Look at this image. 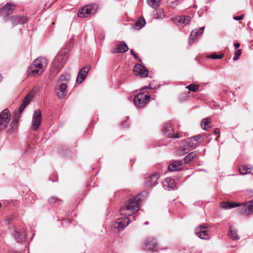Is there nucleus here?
I'll return each instance as SVG.
<instances>
[{
	"label": "nucleus",
	"mask_w": 253,
	"mask_h": 253,
	"mask_svg": "<svg viewBox=\"0 0 253 253\" xmlns=\"http://www.w3.org/2000/svg\"><path fill=\"white\" fill-rule=\"evenodd\" d=\"M146 194V193L144 191L137 195V197L129 199L125 203L124 206L121 208L120 212L122 215H126V216L117 219L113 224L114 228L117 229L118 231H121L128 224L131 219L127 216H131L138 211L139 205L138 203V200H140V196Z\"/></svg>",
	"instance_id": "f257e3e1"
},
{
	"label": "nucleus",
	"mask_w": 253,
	"mask_h": 253,
	"mask_svg": "<svg viewBox=\"0 0 253 253\" xmlns=\"http://www.w3.org/2000/svg\"><path fill=\"white\" fill-rule=\"evenodd\" d=\"M68 55L66 50H62L57 54L52 63V72L54 75H56L63 67Z\"/></svg>",
	"instance_id": "f03ea898"
},
{
	"label": "nucleus",
	"mask_w": 253,
	"mask_h": 253,
	"mask_svg": "<svg viewBox=\"0 0 253 253\" xmlns=\"http://www.w3.org/2000/svg\"><path fill=\"white\" fill-rule=\"evenodd\" d=\"M98 6L96 4L85 5L80 9L78 12V16L81 18H86L95 14L97 10Z\"/></svg>",
	"instance_id": "7ed1b4c3"
},
{
	"label": "nucleus",
	"mask_w": 253,
	"mask_h": 253,
	"mask_svg": "<svg viewBox=\"0 0 253 253\" xmlns=\"http://www.w3.org/2000/svg\"><path fill=\"white\" fill-rule=\"evenodd\" d=\"M10 112L7 109L0 113V131L5 130L9 125H13V122L10 124Z\"/></svg>",
	"instance_id": "20e7f679"
},
{
	"label": "nucleus",
	"mask_w": 253,
	"mask_h": 253,
	"mask_svg": "<svg viewBox=\"0 0 253 253\" xmlns=\"http://www.w3.org/2000/svg\"><path fill=\"white\" fill-rule=\"evenodd\" d=\"M150 99V96L149 95L141 93H138L135 96L133 99L134 104L137 108H142L145 106Z\"/></svg>",
	"instance_id": "39448f33"
},
{
	"label": "nucleus",
	"mask_w": 253,
	"mask_h": 253,
	"mask_svg": "<svg viewBox=\"0 0 253 253\" xmlns=\"http://www.w3.org/2000/svg\"><path fill=\"white\" fill-rule=\"evenodd\" d=\"M12 234L17 242H22L25 241L27 234L25 232L23 227H15L12 231Z\"/></svg>",
	"instance_id": "423d86ee"
},
{
	"label": "nucleus",
	"mask_w": 253,
	"mask_h": 253,
	"mask_svg": "<svg viewBox=\"0 0 253 253\" xmlns=\"http://www.w3.org/2000/svg\"><path fill=\"white\" fill-rule=\"evenodd\" d=\"M67 84L57 83L55 89L56 95L59 98L62 99L67 95Z\"/></svg>",
	"instance_id": "0eeeda50"
},
{
	"label": "nucleus",
	"mask_w": 253,
	"mask_h": 253,
	"mask_svg": "<svg viewBox=\"0 0 253 253\" xmlns=\"http://www.w3.org/2000/svg\"><path fill=\"white\" fill-rule=\"evenodd\" d=\"M196 235L201 239L207 240L209 239L210 234L208 227L206 225H202L196 230Z\"/></svg>",
	"instance_id": "6e6552de"
},
{
	"label": "nucleus",
	"mask_w": 253,
	"mask_h": 253,
	"mask_svg": "<svg viewBox=\"0 0 253 253\" xmlns=\"http://www.w3.org/2000/svg\"><path fill=\"white\" fill-rule=\"evenodd\" d=\"M41 112L39 109L34 111L32 124V128L34 130H37L41 125Z\"/></svg>",
	"instance_id": "1a4fd4ad"
},
{
	"label": "nucleus",
	"mask_w": 253,
	"mask_h": 253,
	"mask_svg": "<svg viewBox=\"0 0 253 253\" xmlns=\"http://www.w3.org/2000/svg\"><path fill=\"white\" fill-rule=\"evenodd\" d=\"M240 213L243 215H249L253 212V201L246 203H243L241 205Z\"/></svg>",
	"instance_id": "9d476101"
},
{
	"label": "nucleus",
	"mask_w": 253,
	"mask_h": 253,
	"mask_svg": "<svg viewBox=\"0 0 253 253\" xmlns=\"http://www.w3.org/2000/svg\"><path fill=\"white\" fill-rule=\"evenodd\" d=\"M145 247L146 250L152 252L157 251L158 245L155 239L152 237L148 238L144 242Z\"/></svg>",
	"instance_id": "9b49d317"
},
{
	"label": "nucleus",
	"mask_w": 253,
	"mask_h": 253,
	"mask_svg": "<svg viewBox=\"0 0 253 253\" xmlns=\"http://www.w3.org/2000/svg\"><path fill=\"white\" fill-rule=\"evenodd\" d=\"M14 7L15 5L8 2L0 9V13L4 17L5 21H7L6 17L12 13Z\"/></svg>",
	"instance_id": "f8f14e48"
},
{
	"label": "nucleus",
	"mask_w": 253,
	"mask_h": 253,
	"mask_svg": "<svg viewBox=\"0 0 253 253\" xmlns=\"http://www.w3.org/2000/svg\"><path fill=\"white\" fill-rule=\"evenodd\" d=\"M190 20L191 17L189 16H179L172 19L173 22L179 25H187Z\"/></svg>",
	"instance_id": "ddd939ff"
},
{
	"label": "nucleus",
	"mask_w": 253,
	"mask_h": 253,
	"mask_svg": "<svg viewBox=\"0 0 253 253\" xmlns=\"http://www.w3.org/2000/svg\"><path fill=\"white\" fill-rule=\"evenodd\" d=\"M134 72L137 75H139L142 77H146L148 75V70L144 66L139 64H136L134 67Z\"/></svg>",
	"instance_id": "4468645a"
},
{
	"label": "nucleus",
	"mask_w": 253,
	"mask_h": 253,
	"mask_svg": "<svg viewBox=\"0 0 253 253\" xmlns=\"http://www.w3.org/2000/svg\"><path fill=\"white\" fill-rule=\"evenodd\" d=\"M160 174L158 173H155L149 176L146 179V185L151 187L155 186L158 183Z\"/></svg>",
	"instance_id": "2eb2a0df"
},
{
	"label": "nucleus",
	"mask_w": 253,
	"mask_h": 253,
	"mask_svg": "<svg viewBox=\"0 0 253 253\" xmlns=\"http://www.w3.org/2000/svg\"><path fill=\"white\" fill-rule=\"evenodd\" d=\"M90 69L89 66H85L83 68L81 69L77 76L76 81L78 83L81 84L85 79V76Z\"/></svg>",
	"instance_id": "dca6fc26"
},
{
	"label": "nucleus",
	"mask_w": 253,
	"mask_h": 253,
	"mask_svg": "<svg viewBox=\"0 0 253 253\" xmlns=\"http://www.w3.org/2000/svg\"><path fill=\"white\" fill-rule=\"evenodd\" d=\"M10 20L13 27L18 24H23L27 21L26 17L24 16H12Z\"/></svg>",
	"instance_id": "f3484780"
},
{
	"label": "nucleus",
	"mask_w": 253,
	"mask_h": 253,
	"mask_svg": "<svg viewBox=\"0 0 253 253\" xmlns=\"http://www.w3.org/2000/svg\"><path fill=\"white\" fill-rule=\"evenodd\" d=\"M205 27H203L200 28L199 29H195L192 31L189 37V43L191 44L194 42V40L196 39L199 34L200 35L203 33Z\"/></svg>",
	"instance_id": "a211bd4d"
},
{
	"label": "nucleus",
	"mask_w": 253,
	"mask_h": 253,
	"mask_svg": "<svg viewBox=\"0 0 253 253\" xmlns=\"http://www.w3.org/2000/svg\"><path fill=\"white\" fill-rule=\"evenodd\" d=\"M42 72V68L39 69L33 64L30 65L28 68V76H33L36 75H39Z\"/></svg>",
	"instance_id": "6ab92c4d"
},
{
	"label": "nucleus",
	"mask_w": 253,
	"mask_h": 253,
	"mask_svg": "<svg viewBox=\"0 0 253 253\" xmlns=\"http://www.w3.org/2000/svg\"><path fill=\"white\" fill-rule=\"evenodd\" d=\"M128 50V47L126 44L122 42L119 44L117 45L116 48H114V53H124L127 51Z\"/></svg>",
	"instance_id": "aec40b11"
},
{
	"label": "nucleus",
	"mask_w": 253,
	"mask_h": 253,
	"mask_svg": "<svg viewBox=\"0 0 253 253\" xmlns=\"http://www.w3.org/2000/svg\"><path fill=\"white\" fill-rule=\"evenodd\" d=\"M182 164L180 160L175 161L169 166L168 169L171 171L180 170L181 169Z\"/></svg>",
	"instance_id": "412c9836"
},
{
	"label": "nucleus",
	"mask_w": 253,
	"mask_h": 253,
	"mask_svg": "<svg viewBox=\"0 0 253 253\" xmlns=\"http://www.w3.org/2000/svg\"><path fill=\"white\" fill-rule=\"evenodd\" d=\"M32 64L38 67L39 69H40V68H42V71L43 72L44 67L46 65V63L45 59L42 58H38L34 60Z\"/></svg>",
	"instance_id": "4be33fe9"
},
{
	"label": "nucleus",
	"mask_w": 253,
	"mask_h": 253,
	"mask_svg": "<svg viewBox=\"0 0 253 253\" xmlns=\"http://www.w3.org/2000/svg\"><path fill=\"white\" fill-rule=\"evenodd\" d=\"M32 98V97L29 94L25 96V97L22 101V104L19 108L18 112L19 113H21L23 112V111L24 110L26 107L30 103Z\"/></svg>",
	"instance_id": "5701e85b"
},
{
	"label": "nucleus",
	"mask_w": 253,
	"mask_h": 253,
	"mask_svg": "<svg viewBox=\"0 0 253 253\" xmlns=\"http://www.w3.org/2000/svg\"><path fill=\"white\" fill-rule=\"evenodd\" d=\"M162 130L164 133L168 136H172L173 130L171 125L169 123L164 124Z\"/></svg>",
	"instance_id": "b1692460"
},
{
	"label": "nucleus",
	"mask_w": 253,
	"mask_h": 253,
	"mask_svg": "<svg viewBox=\"0 0 253 253\" xmlns=\"http://www.w3.org/2000/svg\"><path fill=\"white\" fill-rule=\"evenodd\" d=\"M145 24L144 18L143 17L140 18L138 20L133 24L132 27L135 30H139L144 27Z\"/></svg>",
	"instance_id": "393cba45"
},
{
	"label": "nucleus",
	"mask_w": 253,
	"mask_h": 253,
	"mask_svg": "<svg viewBox=\"0 0 253 253\" xmlns=\"http://www.w3.org/2000/svg\"><path fill=\"white\" fill-rule=\"evenodd\" d=\"M240 206L239 203H230L229 202H223L220 203V207L225 209L233 208Z\"/></svg>",
	"instance_id": "a878e982"
},
{
	"label": "nucleus",
	"mask_w": 253,
	"mask_h": 253,
	"mask_svg": "<svg viewBox=\"0 0 253 253\" xmlns=\"http://www.w3.org/2000/svg\"><path fill=\"white\" fill-rule=\"evenodd\" d=\"M198 157L197 151H193L188 154L184 159L185 163L188 164Z\"/></svg>",
	"instance_id": "bb28decb"
},
{
	"label": "nucleus",
	"mask_w": 253,
	"mask_h": 253,
	"mask_svg": "<svg viewBox=\"0 0 253 253\" xmlns=\"http://www.w3.org/2000/svg\"><path fill=\"white\" fill-rule=\"evenodd\" d=\"M228 235L233 240H238L240 239L239 235L237 234V230L231 226L229 227V233Z\"/></svg>",
	"instance_id": "cd10ccee"
},
{
	"label": "nucleus",
	"mask_w": 253,
	"mask_h": 253,
	"mask_svg": "<svg viewBox=\"0 0 253 253\" xmlns=\"http://www.w3.org/2000/svg\"><path fill=\"white\" fill-rule=\"evenodd\" d=\"M252 170V167L251 166H247L246 165H243L239 168V171L242 175H245L249 173Z\"/></svg>",
	"instance_id": "c85d7f7f"
},
{
	"label": "nucleus",
	"mask_w": 253,
	"mask_h": 253,
	"mask_svg": "<svg viewBox=\"0 0 253 253\" xmlns=\"http://www.w3.org/2000/svg\"><path fill=\"white\" fill-rule=\"evenodd\" d=\"M70 80V76L68 74H62L59 78L57 83H64L67 84Z\"/></svg>",
	"instance_id": "c756f323"
},
{
	"label": "nucleus",
	"mask_w": 253,
	"mask_h": 253,
	"mask_svg": "<svg viewBox=\"0 0 253 253\" xmlns=\"http://www.w3.org/2000/svg\"><path fill=\"white\" fill-rule=\"evenodd\" d=\"M211 124V121L209 118L203 119L201 122V126L203 129L207 130L208 127H210V125Z\"/></svg>",
	"instance_id": "7c9ffc66"
},
{
	"label": "nucleus",
	"mask_w": 253,
	"mask_h": 253,
	"mask_svg": "<svg viewBox=\"0 0 253 253\" xmlns=\"http://www.w3.org/2000/svg\"><path fill=\"white\" fill-rule=\"evenodd\" d=\"M186 144L188 147L192 149L195 148L199 146V142H196V141H191V138L187 139Z\"/></svg>",
	"instance_id": "2f4dec72"
},
{
	"label": "nucleus",
	"mask_w": 253,
	"mask_h": 253,
	"mask_svg": "<svg viewBox=\"0 0 253 253\" xmlns=\"http://www.w3.org/2000/svg\"><path fill=\"white\" fill-rule=\"evenodd\" d=\"M149 5L154 8H157L160 6V0H147Z\"/></svg>",
	"instance_id": "473e14b6"
},
{
	"label": "nucleus",
	"mask_w": 253,
	"mask_h": 253,
	"mask_svg": "<svg viewBox=\"0 0 253 253\" xmlns=\"http://www.w3.org/2000/svg\"><path fill=\"white\" fill-rule=\"evenodd\" d=\"M165 182L168 187L171 188H174L175 187L174 180L173 179L170 177H167L165 179Z\"/></svg>",
	"instance_id": "72a5a7b5"
},
{
	"label": "nucleus",
	"mask_w": 253,
	"mask_h": 253,
	"mask_svg": "<svg viewBox=\"0 0 253 253\" xmlns=\"http://www.w3.org/2000/svg\"><path fill=\"white\" fill-rule=\"evenodd\" d=\"M189 91L196 92L199 88V85L195 84H190L186 87Z\"/></svg>",
	"instance_id": "f704fd0d"
},
{
	"label": "nucleus",
	"mask_w": 253,
	"mask_h": 253,
	"mask_svg": "<svg viewBox=\"0 0 253 253\" xmlns=\"http://www.w3.org/2000/svg\"><path fill=\"white\" fill-rule=\"evenodd\" d=\"M224 54L223 53H221L219 55H217L216 53H214L208 56V57L210 58H212L213 59H220L222 58Z\"/></svg>",
	"instance_id": "c9c22d12"
},
{
	"label": "nucleus",
	"mask_w": 253,
	"mask_h": 253,
	"mask_svg": "<svg viewBox=\"0 0 253 253\" xmlns=\"http://www.w3.org/2000/svg\"><path fill=\"white\" fill-rule=\"evenodd\" d=\"M191 141H196V142H199V145L200 144L202 136L201 135H195L194 136L191 137Z\"/></svg>",
	"instance_id": "e433bc0d"
},
{
	"label": "nucleus",
	"mask_w": 253,
	"mask_h": 253,
	"mask_svg": "<svg viewBox=\"0 0 253 253\" xmlns=\"http://www.w3.org/2000/svg\"><path fill=\"white\" fill-rule=\"evenodd\" d=\"M241 54H242V50L241 49L236 50L235 52V56H234L233 59V60L234 61L237 60L239 59V56L241 55Z\"/></svg>",
	"instance_id": "4c0bfd02"
},
{
	"label": "nucleus",
	"mask_w": 253,
	"mask_h": 253,
	"mask_svg": "<svg viewBox=\"0 0 253 253\" xmlns=\"http://www.w3.org/2000/svg\"><path fill=\"white\" fill-rule=\"evenodd\" d=\"M59 201V199L55 196L51 197L48 199V202L50 204H54L56 202H57Z\"/></svg>",
	"instance_id": "58836bf2"
},
{
	"label": "nucleus",
	"mask_w": 253,
	"mask_h": 253,
	"mask_svg": "<svg viewBox=\"0 0 253 253\" xmlns=\"http://www.w3.org/2000/svg\"><path fill=\"white\" fill-rule=\"evenodd\" d=\"M157 12L158 15L157 16V18H162L165 16V14L162 10L158 9Z\"/></svg>",
	"instance_id": "ea45409f"
},
{
	"label": "nucleus",
	"mask_w": 253,
	"mask_h": 253,
	"mask_svg": "<svg viewBox=\"0 0 253 253\" xmlns=\"http://www.w3.org/2000/svg\"><path fill=\"white\" fill-rule=\"evenodd\" d=\"M243 15H241L240 16H234L233 17V19L235 20H241L243 19Z\"/></svg>",
	"instance_id": "a19ab883"
},
{
	"label": "nucleus",
	"mask_w": 253,
	"mask_h": 253,
	"mask_svg": "<svg viewBox=\"0 0 253 253\" xmlns=\"http://www.w3.org/2000/svg\"><path fill=\"white\" fill-rule=\"evenodd\" d=\"M130 52L131 53V54L135 58H137V56L134 53L133 49H131L130 51Z\"/></svg>",
	"instance_id": "79ce46f5"
},
{
	"label": "nucleus",
	"mask_w": 253,
	"mask_h": 253,
	"mask_svg": "<svg viewBox=\"0 0 253 253\" xmlns=\"http://www.w3.org/2000/svg\"><path fill=\"white\" fill-rule=\"evenodd\" d=\"M15 129V128H14V126H12V127H11V128L8 129V130L7 132H8V133H12V132L13 131V130H14Z\"/></svg>",
	"instance_id": "37998d69"
},
{
	"label": "nucleus",
	"mask_w": 253,
	"mask_h": 253,
	"mask_svg": "<svg viewBox=\"0 0 253 253\" xmlns=\"http://www.w3.org/2000/svg\"><path fill=\"white\" fill-rule=\"evenodd\" d=\"M240 44L238 42H236V43H234V46L235 48H238L240 46Z\"/></svg>",
	"instance_id": "c03bdc74"
},
{
	"label": "nucleus",
	"mask_w": 253,
	"mask_h": 253,
	"mask_svg": "<svg viewBox=\"0 0 253 253\" xmlns=\"http://www.w3.org/2000/svg\"><path fill=\"white\" fill-rule=\"evenodd\" d=\"M214 133L215 134H219L220 133V131L218 129V128H216L214 130Z\"/></svg>",
	"instance_id": "a18cd8bd"
},
{
	"label": "nucleus",
	"mask_w": 253,
	"mask_h": 253,
	"mask_svg": "<svg viewBox=\"0 0 253 253\" xmlns=\"http://www.w3.org/2000/svg\"><path fill=\"white\" fill-rule=\"evenodd\" d=\"M136 215H134V216H132V218L134 220H136Z\"/></svg>",
	"instance_id": "49530a36"
},
{
	"label": "nucleus",
	"mask_w": 253,
	"mask_h": 253,
	"mask_svg": "<svg viewBox=\"0 0 253 253\" xmlns=\"http://www.w3.org/2000/svg\"><path fill=\"white\" fill-rule=\"evenodd\" d=\"M148 224V222L146 221L145 223H144V224L145 225H147Z\"/></svg>",
	"instance_id": "de8ad7c7"
},
{
	"label": "nucleus",
	"mask_w": 253,
	"mask_h": 253,
	"mask_svg": "<svg viewBox=\"0 0 253 253\" xmlns=\"http://www.w3.org/2000/svg\"><path fill=\"white\" fill-rule=\"evenodd\" d=\"M16 124H17V123H16V122H14V123H13V125H14V126H15Z\"/></svg>",
	"instance_id": "09e8293b"
},
{
	"label": "nucleus",
	"mask_w": 253,
	"mask_h": 253,
	"mask_svg": "<svg viewBox=\"0 0 253 253\" xmlns=\"http://www.w3.org/2000/svg\"><path fill=\"white\" fill-rule=\"evenodd\" d=\"M19 253V252H13V253Z\"/></svg>",
	"instance_id": "8fccbe9b"
},
{
	"label": "nucleus",
	"mask_w": 253,
	"mask_h": 253,
	"mask_svg": "<svg viewBox=\"0 0 253 253\" xmlns=\"http://www.w3.org/2000/svg\"><path fill=\"white\" fill-rule=\"evenodd\" d=\"M125 123H126V122H123V123H122V126H124V124H125Z\"/></svg>",
	"instance_id": "3c124183"
}]
</instances>
